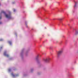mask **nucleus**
<instances>
[{
    "mask_svg": "<svg viewBox=\"0 0 78 78\" xmlns=\"http://www.w3.org/2000/svg\"><path fill=\"white\" fill-rule=\"evenodd\" d=\"M63 53V50H61L59 51L58 52V53L57 54V56L58 57L59 56H60L62 53Z\"/></svg>",
    "mask_w": 78,
    "mask_h": 78,
    "instance_id": "f257e3e1",
    "label": "nucleus"
},
{
    "mask_svg": "<svg viewBox=\"0 0 78 78\" xmlns=\"http://www.w3.org/2000/svg\"><path fill=\"white\" fill-rule=\"evenodd\" d=\"M5 17L8 19H11V14H5Z\"/></svg>",
    "mask_w": 78,
    "mask_h": 78,
    "instance_id": "f03ea898",
    "label": "nucleus"
},
{
    "mask_svg": "<svg viewBox=\"0 0 78 78\" xmlns=\"http://www.w3.org/2000/svg\"><path fill=\"white\" fill-rule=\"evenodd\" d=\"M50 59V58H47L45 59H44V62H48Z\"/></svg>",
    "mask_w": 78,
    "mask_h": 78,
    "instance_id": "7ed1b4c3",
    "label": "nucleus"
},
{
    "mask_svg": "<svg viewBox=\"0 0 78 78\" xmlns=\"http://www.w3.org/2000/svg\"><path fill=\"white\" fill-rule=\"evenodd\" d=\"M4 55L6 56V57H9V55L6 54V52H4Z\"/></svg>",
    "mask_w": 78,
    "mask_h": 78,
    "instance_id": "20e7f679",
    "label": "nucleus"
},
{
    "mask_svg": "<svg viewBox=\"0 0 78 78\" xmlns=\"http://www.w3.org/2000/svg\"><path fill=\"white\" fill-rule=\"evenodd\" d=\"M75 34H76H76H78V31H77L76 32Z\"/></svg>",
    "mask_w": 78,
    "mask_h": 78,
    "instance_id": "39448f33",
    "label": "nucleus"
},
{
    "mask_svg": "<svg viewBox=\"0 0 78 78\" xmlns=\"http://www.w3.org/2000/svg\"><path fill=\"white\" fill-rule=\"evenodd\" d=\"M76 4H77L76 2V3H75V5L74 6V7H76Z\"/></svg>",
    "mask_w": 78,
    "mask_h": 78,
    "instance_id": "423d86ee",
    "label": "nucleus"
},
{
    "mask_svg": "<svg viewBox=\"0 0 78 78\" xmlns=\"http://www.w3.org/2000/svg\"><path fill=\"white\" fill-rule=\"evenodd\" d=\"M1 12L2 13H4V14H5V12L3 11H2Z\"/></svg>",
    "mask_w": 78,
    "mask_h": 78,
    "instance_id": "0eeeda50",
    "label": "nucleus"
},
{
    "mask_svg": "<svg viewBox=\"0 0 78 78\" xmlns=\"http://www.w3.org/2000/svg\"><path fill=\"white\" fill-rule=\"evenodd\" d=\"M12 76H13V77H14V76H15V75H14V74L12 73Z\"/></svg>",
    "mask_w": 78,
    "mask_h": 78,
    "instance_id": "6e6552de",
    "label": "nucleus"
},
{
    "mask_svg": "<svg viewBox=\"0 0 78 78\" xmlns=\"http://www.w3.org/2000/svg\"><path fill=\"white\" fill-rule=\"evenodd\" d=\"M58 20H62V18H59Z\"/></svg>",
    "mask_w": 78,
    "mask_h": 78,
    "instance_id": "1a4fd4ad",
    "label": "nucleus"
},
{
    "mask_svg": "<svg viewBox=\"0 0 78 78\" xmlns=\"http://www.w3.org/2000/svg\"><path fill=\"white\" fill-rule=\"evenodd\" d=\"M9 44H11V41L9 42Z\"/></svg>",
    "mask_w": 78,
    "mask_h": 78,
    "instance_id": "9d476101",
    "label": "nucleus"
},
{
    "mask_svg": "<svg viewBox=\"0 0 78 78\" xmlns=\"http://www.w3.org/2000/svg\"><path fill=\"white\" fill-rule=\"evenodd\" d=\"M3 41V39H0V41Z\"/></svg>",
    "mask_w": 78,
    "mask_h": 78,
    "instance_id": "9b49d317",
    "label": "nucleus"
},
{
    "mask_svg": "<svg viewBox=\"0 0 78 78\" xmlns=\"http://www.w3.org/2000/svg\"><path fill=\"white\" fill-rule=\"evenodd\" d=\"M13 11H14V12H15V11H16V10L15 9H14Z\"/></svg>",
    "mask_w": 78,
    "mask_h": 78,
    "instance_id": "f8f14e48",
    "label": "nucleus"
},
{
    "mask_svg": "<svg viewBox=\"0 0 78 78\" xmlns=\"http://www.w3.org/2000/svg\"><path fill=\"white\" fill-rule=\"evenodd\" d=\"M2 19V17L0 16V19Z\"/></svg>",
    "mask_w": 78,
    "mask_h": 78,
    "instance_id": "ddd939ff",
    "label": "nucleus"
},
{
    "mask_svg": "<svg viewBox=\"0 0 78 78\" xmlns=\"http://www.w3.org/2000/svg\"><path fill=\"white\" fill-rule=\"evenodd\" d=\"M2 24V22H0V24Z\"/></svg>",
    "mask_w": 78,
    "mask_h": 78,
    "instance_id": "4468645a",
    "label": "nucleus"
},
{
    "mask_svg": "<svg viewBox=\"0 0 78 78\" xmlns=\"http://www.w3.org/2000/svg\"><path fill=\"white\" fill-rule=\"evenodd\" d=\"M9 71H11V70L10 69H9Z\"/></svg>",
    "mask_w": 78,
    "mask_h": 78,
    "instance_id": "2eb2a0df",
    "label": "nucleus"
},
{
    "mask_svg": "<svg viewBox=\"0 0 78 78\" xmlns=\"http://www.w3.org/2000/svg\"><path fill=\"white\" fill-rule=\"evenodd\" d=\"M39 57V56L38 55V56H37V57Z\"/></svg>",
    "mask_w": 78,
    "mask_h": 78,
    "instance_id": "dca6fc26",
    "label": "nucleus"
},
{
    "mask_svg": "<svg viewBox=\"0 0 78 78\" xmlns=\"http://www.w3.org/2000/svg\"><path fill=\"white\" fill-rule=\"evenodd\" d=\"M15 3L14 2H13L12 3L14 4V3Z\"/></svg>",
    "mask_w": 78,
    "mask_h": 78,
    "instance_id": "f3484780",
    "label": "nucleus"
},
{
    "mask_svg": "<svg viewBox=\"0 0 78 78\" xmlns=\"http://www.w3.org/2000/svg\"><path fill=\"white\" fill-rule=\"evenodd\" d=\"M26 26H27V25H26Z\"/></svg>",
    "mask_w": 78,
    "mask_h": 78,
    "instance_id": "a211bd4d",
    "label": "nucleus"
}]
</instances>
